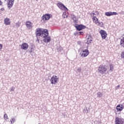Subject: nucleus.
<instances>
[{"instance_id": "f257e3e1", "label": "nucleus", "mask_w": 124, "mask_h": 124, "mask_svg": "<svg viewBox=\"0 0 124 124\" xmlns=\"http://www.w3.org/2000/svg\"><path fill=\"white\" fill-rule=\"evenodd\" d=\"M35 34L36 36H41L43 38V41L45 43H49L51 41V37L48 35L49 32L46 29L38 28L36 30Z\"/></svg>"}, {"instance_id": "f03ea898", "label": "nucleus", "mask_w": 124, "mask_h": 124, "mask_svg": "<svg viewBox=\"0 0 124 124\" xmlns=\"http://www.w3.org/2000/svg\"><path fill=\"white\" fill-rule=\"evenodd\" d=\"M107 71V67L104 65H100L97 70L98 73L100 74H105V72Z\"/></svg>"}, {"instance_id": "7ed1b4c3", "label": "nucleus", "mask_w": 124, "mask_h": 124, "mask_svg": "<svg viewBox=\"0 0 124 124\" xmlns=\"http://www.w3.org/2000/svg\"><path fill=\"white\" fill-rule=\"evenodd\" d=\"M74 27L76 28L77 31H82V30H85L86 29V26L83 24H77V23H75L74 25Z\"/></svg>"}, {"instance_id": "20e7f679", "label": "nucleus", "mask_w": 124, "mask_h": 124, "mask_svg": "<svg viewBox=\"0 0 124 124\" xmlns=\"http://www.w3.org/2000/svg\"><path fill=\"white\" fill-rule=\"evenodd\" d=\"M58 81H59V78L56 76H53L50 79V82L52 85L58 84Z\"/></svg>"}, {"instance_id": "39448f33", "label": "nucleus", "mask_w": 124, "mask_h": 124, "mask_svg": "<svg viewBox=\"0 0 124 124\" xmlns=\"http://www.w3.org/2000/svg\"><path fill=\"white\" fill-rule=\"evenodd\" d=\"M57 6L61 9L62 10H64L65 11H68V9H67L64 4L62 2H59L57 3Z\"/></svg>"}, {"instance_id": "423d86ee", "label": "nucleus", "mask_w": 124, "mask_h": 124, "mask_svg": "<svg viewBox=\"0 0 124 124\" xmlns=\"http://www.w3.org/2000/svg\"><path fill=\"white\" fill-rule=\"evenodd\" d=\"M50 18H52V15L49 14H46L42 16V19L44 21H48Z\"/></svg>"}, {"instance_id": "0eeeda50", "label": "nucleus", "mask_w": 124, "mask_h": 124, "mask_svg": "<svg viewBox=\"0 0 124 124\" xmlns=\"http://www.w3.org/2000/svg\"><path fill=\"white\" fill-rule=\"evenodd\" d=\"M93 21H95V23L97 26H99V27H101V28L103 27V22L98 21V18H97L96 16H93Z\"/></svg>"}, {"instance_id": "6e6552de", "label": "nucleus", "mask_w": 124, "mask_h": 124, "mask_svg": "<svg viewBox=\"0 0 124 124\" xmlns=\"http://www.w3.org/2000/svg\"><path fill=\"white\" fill-rule=\"evenodd\" d=\"M89 50L88 49H84L82 50V52H81L80 53V55H81L82 58H86V57H88L89 56Z\"/></svg>"}, {"instance_id": "1a4fd4ad", "label": "nucleus", "mask_w": 124, "mask_h": 124, "mask_svg": "<svg viewBox=\"0 0 124 124\" xmlns=\"http://www.w3.org/2000/svg\"><path fill=\"white\" fill-rule=\"evenodd\" d=\"M100 34H101L102 39H105L107 37V33L106 31L104 30H101L100 31Z\"/></svg>"}, {"instance_id": "9d476101", "label": "nucleus", "mask_w": 124, "mask_h": 124, "mask_svg": "<svg viewBox=\"0 0 124 124\" xmlns=\"http://www.w3.org/2000/svg\"><path fill=\"white\" fill-rule=\"evenodd\" d=\"M105 15L108 16V17H110V16H112V15H118V13L115 12H108L105 13Z\"/></svg>"}, {"instance_id": "9b49d317", "label": "nucleus", "mask_w": 124, "mask_h": 124, "mask_svg": "<svg viewBox=\"0 0 124 124\" xmlns=\"http://www.w3.org/2000/svg\"><path fill=\"white\" fill-rule=\"evenodd\" d=\"M15 0H8V8L10 9L12 6H13V4H14V1Z\"/></svg>"}, {"instance_id": "f8f14e48", "label": "nucleus", "mask_w": 124, "mask_h": 124, "mask_svg": "<svg viewBox=\"0 0 124 124\" xmlns=\"http://www.w3.org/2000/svg\"><path fill=\"white\" fill-rule=\"evenodd\" d=\"M21 48L22 50H28V48H29V45L26 43H24L21 45Z\"/></svg>"}, {"instance_id": "ddd939ff", "label": "nucleus", "mask_w": 124, "mask_h": 124, "mask_svg": "<svg viewBox=\"0 0 124 124\" xmlns=\"http://www.w3.org/2000/svg\"><path fill=\"white\" fill-rule=\"evenodd\" d=\"M87 40V41L86 42V44H88V45H89V44H91V43H92V41H93V38L92 35H89Z\"/></svg>"}, {"instance_id": "4468645a", "label": "nucleus", "mask_w": 124, "mask_h": 124, "mask_svg": "<svg viewBox=\"0 0 124 124\" xmlns=\"http://www.w3.org/2000/svg\"><path fill=\"white\" fill-rule=\"evenodd\" d=\"M124 122L123 120L119 117H116L115 118V124H123Z\"/></svg>"}, {"instance_id": "2eb2a0df", "label": "nucleus", "mask_w": 124, "mask_h": 124, "mask_svg": "<svg viewBox=\"0 0 124 124\" xmlns=\"http://www.w3.org/2000/svg\"><path fill=\"white\" fill-rule=\"evenodd\" d=\"M71 18L74 21L75 24H77V18L76 17V16H75V15L72 14L71 15Z\"/></svg>"}, {"instance_id": "dca6fc26", "label": "nucleus", "mask_w": 124, "mask_h": 124, "mask_svg": "<svg viewBox=\"0 0 124 124\" xmlns=\"http://www.w3.org/2000/svg\"><path fill=\"white\" fill-rule=\"evenodd\" d=\"M4 22L6 26H9L10 25V19L7 17L4 19Z\"/></svg>"}, {"instance_id": "f3484780", "label": "nucleus", "mask_w": 124, "mask_h": 124, "mask_svg": "<svg viewBox=\"0 0 124 124\" xmlns=\"http://www.w3.org/2000/svg\"><path fill=\"white\" fill-rule=\"evenodd\" d=\"M124 108V106L123 105H118L116 107V109L118 111H122Z\"/></svg>"}, {"instance_id": "a211bd4d", "label": "nucleus", "mask_w": 124, "mask_h": 124, "mask_svg": "<svg viewBox=\"0 0 124 124\" xmlns=\"http://www.w3.org/2000/svg\"><path fill=\"white\" fill-rule=\"evenodd\" d=\"M31 22L30 21L26 22V27H27V28H29V29H31Z\"/></svg>"}, {"instance_id": "6ab92c4d", "label": "nucleus", "mask_w": 124, "mask_h": 124, "mask_svg": "<svg viewBox=\"0 0 124 124\" xmlns=\"http://www.w3.org/2000/svg\"><path fill=\"white\" fill-rule=\"evenodd\" d=\"M120 46L124 47V37H123L122 39H121Z\"/></svg>"}, {"instance_id": "aec40b11", "label": "nucleus", "mask_w": 124, "mask_h": 124, "mask_svg": "<svg viewBox=\"0 0 124 124\" xmlns=\"http://www.w3.org/2000/svg\"><path fill=\"white\" fill-rule=\"evenodd\" d=\"M56 49L58 52H62V47L60 46H57Z\"/></svg>"}, {"instance_id": "412c9836", "label": "nucleus", "mask_w": 124, "mask_h": 124, "mask_svg": "<svg viewBox=\"0 0 124 124\" xmlns=\"http://www.w3.org/2000/svg\"><path fill=\"white\" fill-rule=\"evenodd\" d=\"M109 70L111 71V72H112L113 69H114V64H109Z\"/></svg>"}, {"instance_id": "4be33fe9", "label": "nucleus", "mask_w": 124, "mask_h": 124, "mask_svg": "<svg viewBox=\"0 0 124 124\" xmlns=\"http://www.w3.org/2000/svg\"><path fill=\"white\" fill-rule=\"evenodd\" d=\"M103 96V94H102V93H101V92H98L97 93V97H99V98H100V97H102V96Z\"/></svg>"}, {"instance_id": "5701e85b", "label": "nucleus", "mask_w": 124, "mask_h": 124, "mask_svg": "<svg viewBox=\"0 0 124 124\" xmlns=\"http://www.w3.org/2000/svg\"><path fill=\"white\" fill-rule=\"evenodd\" d=\"M34 51V49L32 47H31V49L28 50V52L30 54H31V53H32V52H33Z\"/></svg>"}, {"instance_id": "b1692460", "label": "nucleus", "mask_w": 124, "mask_h": 124, "mask_svg": "<svg viewBox=\"0 0 124 124\" xmlns=\"http://www.w3.org/2000/svg\"><path fill=\"white\" fill-rule=\"evenodd\" d=\"M10 122H11V124H14V123H15V118H11L10 120Z\"/></svg>"}, {"instance_id": "393cba45", "label": "nucleus", "mask_w": 124, "mask_h": 124, "mask_svg": "<svg viewBox=\"0 0 124 124\" xmlns=\"http://www.w3.org/2000/svg\"><path fill=\"white\" fill-rule=\"evenodd\" d=\"M4 118L5 121H7V120H8V116H7V114H5L4 115Z\"/></svg>"}, {"instance_id": "a878e982", "label": "nucleus", "mask_w": 124, "mask_h": 124, "mask_svg": "<svg viewBox=\"0 0 124 124\" xmlns=\"http://www.w3.org/2000/svg\"><path fill=\"white\" fill-rule=\"evenodd\" d=\"M78 35H84V32L82 31H79L78 32Z\"/></svg>"}, {"instance_id": "bb28decb", "label": "nucleus", "mask_w": 124, "mask_h": 124, "mask_svg": "<svg viewBox=\"0 0 124 124\" xmlns=\"http://www.w3.org/2000/svg\"><path fill=\"white\" fill-rule=\"evenodd\" d=\"M121 57L122 58V59H124V51H123L121 53Z\"/></svg>"}, {"instance_id": "cd10ccee", "label": "nucleus", "mask_w": 124, "mask_h": 124, "mask_svg": "<svg viewBox=\"0 0 124 124\" xmlns=\"http://www.w3.org/2000/svg\"><path fill=\"white\" fill-rule=\"evenodd\" d=\"M16 28H19V27H20V23H16Z\"/></svg>"}, {"instance_id": "c85d7f7f", "label": "nucleus", "mask_w": 124, "mask_h": 124, "mask_svg": "<svg viewBox=\"0 0 124 124\" xmlns=\"http://www.w3.org/2000/svg\"><path fill=\"white\" fill-rule=\"evenodd\" d=\"M14 90H15V88L11 87L10 92H14Z\"/></svg>"}, {"instance_id": "c756f323", "label": "nucleus", "mask_w": 124, "mask_h": 124, "mask_svg": "<svg viewBox=\"0 0 124 124\" xmlns=\"http://www.w3.org/2000/svg\"><path fill=\"white\" fill-rule=\"evenodd\" d=\"M81 71H82V69L81 68H78V72H81Z\"/></svg>"}, {"instance_id": "7c9ffc66", "label": "nucleus", "mask_w": 124, "mask_h": 124, "mask_svg": "<svg viewBox=\"0 0 124 124\" xmlns=\"http://www.w3.org/2000/svg\"><path fill=\"white\" fill-rule=\"evenodd\" d=\"M120 87H121V85H117L116 88V90H118V89H119V88H120Z\"/></svg>"}, {"instance_id": "2f4dec72", "label": "nucleus", "mask_w": 124, "mask_h": 124, "mask_svg": "<svg viewBox=\"0 0 124 124\" xmlns=\"http://www.w3.org/2000/svg\"><path fill=\"white\" fill-rule=\"evenodd\" d=\"M2 49V45L0 44V50H1Z\"/></svg>"}, {"instance_id": "473e14b6", "label": "nucleus", "mask_w": 124, "mask_h": 124, "mask_svg": "<svg viewBox=\"0 0 124 124\" xmlns=\"http://www.w3.org/2000/svg\"><path fill=\"white\" fill-rule=\"evenodd\" d=\"M77 34L78 35V32H76L74 33V35H75L76 36V35H77Z\"/></svg>"}, {"instance_id": "72a5a7b5", "label": "nucleus", "mask_w": 124, "mask_h": 124, "mask_svg": "<svg viewBox=\"0 0 124 124\" xmlns=\"http://www.w3.org/2000/svg\"><path fill=\"white\" fill-rule=\"evenodd\" d=\"M0 11H4V8H2L0 9Z\"/></svg>"}, {"instance_id": "f704fd0d", "label": "nucleus", "mask_w": 124, "mask_h": 124, "mask_svg": "<svg viewBox=\"0 0 124 124\" xmlns=\"http://www.w3.org/2000/svg\"><path fill=\"white\" fill-rule=\"evenodd\" d=\"M2 2L0 0V5H2Z\"/></svg>"}, {"instance_id": "c9c22d12", "label": "nucleus", "mask_w": 124, "mask_h": 124, "mask_svg": "<svg viewBox=\"0 0 124 124\" xmlns=\"http://www.w3.org/2000/svg\"><path fill=\"white\" fill-rule=\"evenodd\" d=\"M120 13H121V14H122V15H123V14H124V12H123V11H122Z\"/></svg>"}, {"instance_id": "e433bc0d", "label": "nucleus", "mask_w": 124, "mask_h": 124, "mask_svg": "<svg viewBox=\"0 0 124 124\" xmlns=\"http://www.w3.org/2000/svg\"><path fill=\"white\" fill-rule=\"evenodd\" d=\"M38 41V42H39V39H37V41Z\"/></svg>"}, {"instance_id": "4c0bfd02", "label": "nucleus", "mask_w": 124, "mask_h": 124, "mask_svg": "<svg viewBox=\"0 0 124 124\" xmlns=\"http://www.w3.org/2000/svg\"><path fill=\"white\" fill-rule=\"evenodd\" d=\"M98 123H99V124H101V122L100 121H98Z\"/></svg>"}, {"instance_id": "58836bf2", "label": "nucleus", "mask_w": 124, "mask_h": 124, "mask_svg": "<svg viewBox=\"0 0 124 124\" xmlns=\"http://www.w3.org/2000/svg\"><path fill=\"white\" fill-rule=\"evenodd\" d=\"M64 18H67V16H66V17L65 16H63Z\"/></svg>"}, {"instance_id": "ea45409f", "label": "nucleus", "mask_w": 124, "mask_h": 124, "mask_svg": "<svg viewBox=\"0 0 124 124\" xmlns=\"http://www.w3.org/2000/svg\"><path fill=\"white\" fill-rule=\"evenodd\" d=\"M92 14H93V15H95L94 13H93Z\"/></svg>"}, {"instance_id": "a19ab883", "label": "nucleus", "mask_w": 124, "mask_h": 124, "mask_svg": "<svg viewBox=\"0 0 124 124\" xmlns=\"http://www.w3.org/2000/svg\"><path fill=\"white\" fill-rule=\"evenodd\" d=\"M63 16H65V14H63Z\"/></svg>"}, {"instance_id": "79ce46f5", "label": "nucleus", "mask_w": 124, "mask_h": 124, "mask_svg": "<svg viewBox=\"0 0 124 124\" xmlns=\"http://www.w3.org/2000/svg\"><path fill=\"white\" fill-rule=\"evenodd\" d=\"M88 109H87V112H86V113H88Z\"/></svg>"}, {"instance_id": "37998d69", "label": "nucleus", "mask_w": 124, "mask_h": 124, "mask_svg": "<svg viewBox=\"0 0 124 124\" xmlns=\"http://www.w3.org/2000/svg\"><path fill=\"white\" fill-rule=\"evenodd\" d=\"M36 0V1H38V0Z\"/></svg>"}]
</instances>
